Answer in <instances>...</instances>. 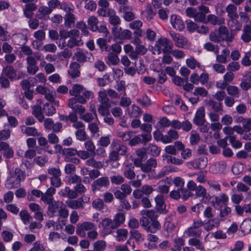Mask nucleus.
<instances>
[{
	"label": "nucleus",
	"mask_w": 251,
	"mask_h": 251,
	"mask_svg": "<svg viewBox=\"0 0 251 251\" xmlns=\"http://www.w3.org/2000/svg\"><path fill=\"white\" fill-rule=\"evenodd\" d=\"M69 93L71 96L77 98L79 103L84 104L86 102V99L92 98L93 94L92 92L86 90L82 85L75 84L72 89L69 90Z\"/></svg>",
	"instance_id": "f257e3e1"
},
{
	"label": "nucleus",
	"mask_w": 251,
	"mask_h": 251,
	"mask_svg": "<svg viewBox=\"0 0 251 251\" xmlns=\"http://www.w3.org/2000/svg\"><path fill=\"white\" fill-rule=\"evenodd\" d=\"M218 36H216V32H212L210 35V40L214 42L226 41L227 42H231L235 35V33H229L228 29L225 26H221L218 30Z\"/></svg>",
	"instance_id": "f03ea898"
},
{
	"label": "nucleus",
	"mask_w": 251,
	"mask_h": 251,
	"mask_svg": "<svg viewBox=\"0 0 251 251\" xmlns=\"http://www.w3.org/2000/svg\"><path fill=\"white\" fill-rule=\"evenodd\" d=\"M59 35L64 39L70 38L68 41V46L71 48L83 44L77 30L74 29L70 31L62 30L59 32Z\"/></svg>",
	"instance_id": "7ed1b4c3"
},
{
	"label": "nucleus",
	"mask_w": 251,
	"mask_h": 251,
	"mask_svg": "<svg viewBox=\"0 0 251 251\" xmlns=\"http://www.w3.org/2000/svg\"><path fill=\"white\" fill-rule=\"evenodd\" d=\"M141 214L143 216V225L144 226H148V230L151 232H155L160 228L159 222L156 220H153L151 225L148 226V220L147 218L152 219L154 216V212L152 210H143L141 211Z\"/></svg>",
	"instance_id": "20e7f679"
},
{
	"label": "nucleus",
	"mask_w": 251,
	"mask_h": 251,
	"mask_svg": "<svg viewBox=\"0 0 251 251\" xmlns=\"http://www.w3.org/2000/svg\"><path fill=\"white\" fill-rule=\"evenodd\" d=\"M25 175L20 169H16L14 174L9 176L5 183V186L8 189H12L18 187L20 181L24 179Z\"/></svg>",
	"instance_id": "39448f33"
},
{
	"label": "nucleus",
	"mask_w": 251,
	"mask_h": 251,
	"mask_svg": "<svg viewBox=\"0 0 251 251\" xmlns=\"http://www.w3.org/2000/svg\"><path fill=\"white\" fill-rule=\"evenodd\" d=\"M173 45L171 42L166 38L158 39L154 46L153 53L160 54L161 51L166 53L170 52L172 49Z\"/></svg>",
	"instance_id": "423d86ee"
},
{
	"label": "nucleus",
	"mask_w": 251,
	"mask_h": 251,
	"mask_svg": "<svg viewBox=\"0 0 251 251\" xmlns=\"http://www.w3.org/2000/svg\"><path fill=\"white\" fill-rule=\"evenodd\" d=\"M94 227V225L93 223L85 222L77 225L76 233L79 236L85 237L86 236L85 231L92 230Z\"/></svg>",
	"instance_id": "0eeeda50"
},
{
	"label": "nucleus",
	"mask_w": 251,
	"mask_h": 251,
	"mask_svg": "<svg viewBox=\"0 0 251 251\" xmlns=\"http://www.w3.org/2000/svg\"><path fill=\"white\" fill-rule=\"evenodd\" d=\"M170 35L175 43V45L178 48H184L187 44V40L184 36L176 33L174 32H171Z\"/></svg>",
	"instance_id": "6e6552de"
},
{
	"label": "nucleus",
	"mask_w": 251,
	"mask_h": 251,
	"mask_svg": "<svg viewBox=\"0 0 251 251\" xmlns=\"http://www.w3.org/2000/svg\"><path fill=\"white\" fill-rule=\"evenodd\" d=\"M100 225L102 227L103 232L105 235L111 233L112 230L116 228L113 222L109 218L104 219Z\"/></svg>",
	"instance_id": "1a4fd4ad"
},
{
	"label": "nucleus",
	"mask_w": 251,
	"mask_h": 251,
	"mask_svg": "<svg viewBox=\"0 0 251 251\" xmlns=\"http://www.w3.org/2000/svg\"><path fill=\"white\" fill-rule=\"evenodd\" d=\"M26 60L27 72L31 75H34L39 70L35 59L31 56H29L27 57Z\"/></svg>",
	"instance_id": "9d476101"
},
{
	"label": "nucleus",
	"mask_w": 251,
	"mask_h": 251,
	"mask_svg": "<svg viewBox=\"0 0 251 251\" xmlns=\"http://www.w3.org/2000/svg\"><path fill=\"white\" fill-rule=\"evenodd\" d=\"M170 22L173 27L179 31L184 28V24L180 17L176 15H172L171 17Z\"/></svg>",
	"instance_id": "9b49d317"
},
{
	"label": "nucleus",
	"mask_w": 251,
	"mask_h": 251,
	"mask_svg": "<svg viewBox=\"0 0 251 251\" xmlns=\"http://www.w3.org/2000/svg\"><path fill=\"white\" fill-rule=\"evenodd\" d=\"M120 10L121 12H123L124 19L127 21H130L134 18V15L132 12L129 11V8L127 7L126 3L125 1H120Z\"/></svg>",
	"instance_id": "f8f14e48"
},
{
	"label": "nucleus",
	"mask_w": 251,
	"mask_h": 251,
	"mask_svg": "<svg viewBox=\"0 0 251 251\" xmlns=\"http://www.w3.org/2000/svg\"><path fill=\"white\" fill-rule=\"evenodd\" d=\"M228 201V197L225 194H222L219 197L215 198V201L213 202L214 207L220 209L225 205H227Z\"/></svg>",
	"instance_id": "ddd939ff"
},
{
	"label": "nucleus",
	"mask_w": 251,
	"mask_h": 251,
	"mask_svg": "<svg viewBox=\"0 0 251 251\" xmlns=\"http://www.w3.org/2000/svg\"><path fill=\"white\" fill-rule=\"evenodd\" d=\"M205 111L203 107H200L196 112L193 120L194 123L197 125H202L205 123Z\"/></svg>",
	"instance_id": "4468645a"
},
{
	"label": "nucleus",
	"mask_w": 251,
	"mask_h": 251,
	"mask_svg": "<svg viewBox=\"0 0 251 251\" xmlns=\"http://www.w3.org/2000/svg\"><path fill=\"white\" fill-rule=\"evenodd\" d=\"M199 11H197L195 20L206 23L205 14L209 12L208 8L204 6H201L199 8Z\"/></svg>",
	"instance_id": "2eb2a0df"
},
{
	"label": "nucleus",
	"mask_w": 251,
	"mask_h": 251,
	"mask_svg": "<svg viewBox=\"0 0 251 251\" xmlns=\"http://www.w3.org/2000/svg\"><path fill=\"white\" fill-rule=\"evenodd\" d=\"M164 136L163 143L164 144L172 143L174 140H176L179 137L177 131L174 129L169 130L167 134Z\"/></svg>",
	"instance_id": "dca6fc26"
},
{
	"label": "nucleus",
	"mask_w": 251,
	"mask_h": 251,
	"mask_svg": "<svg viewBox=\"0 0 251 251\" xmlns=\"http://www.w3.org/2000/svg\"><path fill=\"white\" fill-rule=\"evenodd\" d=\"M63 206V202L62 201H53L49 204L48 206V214L50 217H52L56 213L57 211L58 212V209Z\"/></svg>",
	"instance_id": "f3484780"
},
{
	"label": "nucleus",
	"mask_w": 251,
	"mask_h": 251,
	"mask_svg": "<svg viewBox=\"0 0 251 251\" xmlns=\"http://www.w3.org/2000/svg\"><path fill=\"white\" fill-rule=\"evenodd\" d=\"M0 151L7 158L12 157L14 154L13 151L9 147V145L3 142H0Z\"/></svg>",
	"instance_id": "a211bd4d"
},
{
	"label": "nucleus",
	"mask_w": 251,
	"mask_h": 251,
	"mask_svg": "<svg viewBox=\"0 0 251 251\" xmlns=\"http://www.w3.org/2000/svg\"><path fill=\"white\" fill-rule=\"evenodd\" d=\"M109 184V180L107 177H101L94 181L92 184L93 191L100 190L103 186H106Z\"/></svg>",
	"instance_id": "6ab92c4d"
},
{
	"label": "nucleus",
	"mask_w": 251,
	"mask_h": 251,
	"mask_svg": "<svg viewBox=\"0 0 251 251\" xmlns=\"http://www.w3.org/2000/svg\"><path fill=\"white\" fill-rule=\"evenodd\" d=\"M42 103L41 100H38V104L35 105L33 107V114L39 120V122H42L44 120V113L43 109H42L41 104Z\"/></svg>",
	"instance_id": "aec40b11"
},
{
	"label": "nucleus",
	"mask_w": 251,
	"mask_h": 251,
	"mask_svg": "<svg viewBox=\"0 0 251 251\" xmlns=\"http://www.w3.org/2000/svg\"><path fill=\"white\" fill-rule=\"evenodd\" d=\"M190 192L187 190L182 189L178 191H172L170 194V197L174 199L177 200L180 197L181 194L182 195V198L185 200L190 196Z\"/></svg>",
	"instance_id": "412c9836"
},
{
	"label": "nucleus",
	"mask_w": 251,
	"mask_h": 251,
	"mask_svg": "<svg viewBox=\"0 0 251 251\" xmlns=\"http://www.w3.org/2000/svg\"><path fill=\"white\" fill-rule=\"evenodd\" d=\"M172 182V179L170 177H167L164 180H162L159 183L158 191L163 193H168Z\"/></svg>",
	"instance_id": "4be33fe9"
},
{
	"label": "nucleus",
	"mask_w": 251,
	"mask_h": 251,
	"mask_svg": "<svg viewBox=\"0 0 251 251\" xmlns=\"http://www.w3.org/2000/svg\"><path fill=\"white\" fill-rule=\"evenodd\" d=\"M156 208L161 213H166V206L164 203V199L161 195H158L155 199Z\"/></svg>",
	"instance_id": "5701e85b"
},
{
	"label": "nucleus",
	"mask_w": 251,
	"mask_h": 251,
	"mask_svg": "<svg viewBox=\"0 0 251 251\" xmlns=\"http://www.w3.org/2000/svg\"><path fill=\"white\" fill-rule=\"evenodd\" d=\"M241 38L245 43H249L251 41V26L250 25H247L244 26Z\"/></svg>",
	"instance_id": "b1692460"
},
{
	"label": "nucleus",
	"mask_w": 251,
	"mask_h": 251,
	"mask_svg": "<svg viewBox=\"0 0 251 251\" xmlns=\"http://www.w3.org/2000/svg\"><path fill=\"white\" fill-rule=\"evenodd\" d=\"M236 19H231L228 22V26L231 30V32L239 31L242 28L241 24Z\"/></svg>",
	"instance_id": "393cba45"
},
{
	"label": "nucleus",
	"mask_w": 251,
	"mask_h": 251,
	"mask_svg": "<svg viewBox=\"0 0 251 251\" xmlns=\"http://www.w3.org/2000/svg\"><path fill=\"white\" fill-rule=\"evenodd\" d=\"M21 130L27 136H39L41 135V133L38 132L37 129L34 127H25L23 126L21 127Z\"/></svg>",
	"instance_id": "a878e982"
},
{
	"label": "nucleus",
	"mask_w": 251,
	"mask_h": 251,
	"mask_svg": "<svg viewBox=\"0 0 251 251\" xmlns=\"http://www.w3.org/2000/svg\"><path fill=\"white\" fill-rule=\"evenodd\" d=\"M185 63L187 66L191 69L194 70L198 67L201 70H203L200 65V63L198 62L193 57L191 56L189 58L186 59Z\"/></svg>",
	"instance_id": "bb28decb"
},
{
	"label": "nucleus",
	"mask_w": 251,
	"mask_h": 251,
	"mask_svg": "<svg viewBox=\"0 0 251 251\" xmlns=\"http://www.w3.org/2000/svg\"><path fill=\"white\" fill-rule=\"evenodd\" d=\"M219 219L214 218L209 220L204 225V228L207 231H210L214 227H218L220 225Z\"/></svg>",
	"instance_id": "cd10ccee"
},
{
	"label": "nucleus",
	"mask_w": 251,
	"mask_h": 251,
	"mask_svg": "<svg viewBox=\"0 0 251 251\" xmlns=\"http://www.w3.org/2000/svg\"><path fill=\"white\" fill-rule=\"evenodd\" d=\"M163 157V159L166 160L168 164H173L176 165H180L183 163V160L181 159L176 158L169 155H164Z\"/></svg>",
	"instance_id": "c85d7f7f"
},
{
	"label": "nucleus",
	"mask_w": 251,
	"mask_h": 251,
	"mask_svg": "<svg viewBox=\"0 0 251 251\" xmlns=\"http://www.w3.org/2000/svg\"><path fill=\"white\" fill-rule=\"evenodd\" d=\"M79 66L75 62L71 64L68 73L72 77H76L79 75Z\"/></svg>",
	"instance_id": "c756f323"
},
{
	"label": "nucleus",
	"mask_w": 251,
	"mask_h": 251,
	"mask_svg": "<svg viewBox=\"0 0 251 251\" xmlns=\"http://www.w3.org/2000/svg\"><path fill=\"white\" fill-rule=\"evenodd\" d=\"M105 61L109 66L115 65L119 62L120 59L117 55L113 53H110L105 59Z\"/></svg>",
	"instance_id": "7c9ffc66"
},
{
	"label": "nucleus",
	"mask_w": 251,
	"mask_h": 251,
	"mask_svg": "<svg viewBox=\"0 0 251 251\" xmlns=\"http://www.w3.org/2000/svg\"><path fill=\"white\" fill-rule=\"evenodd\" d=\"M229 54V50L227 49H224L221 54H217L216 60L218 62L226 63Z\"/></svg>",
	"instance_id": "2f4dec72"
},
{
	"label": "nucleus",
	"mask_w": 251,
	"mask_h": 251,
	"mask_svg": "<svg viewBox=\"0 0 251 251\" xmlns=\"http://www.w3.org/2000/svg\"><path fill=\"white\" fill-rule=\"evenodd\" d=\"M128 235V231L126 229L120 228L116 231V238L119 242L125 241Z\"/></svg>",
	"instance_id": "473e14b6"
},
{
	"label": "nucleus",
	"mask_w": 251,
	"mask_h": 251,
	"mask_svg": "<svg viewBox=\"0 0 251 251\" xmlns=\"http://www.w3.org/2000/svg\"><path fill=\"white\" fill-rule=\"evenodd\" d=\"M242 231L244 234H247L251 232V219L245 220L240 226Z\"/></svg>",
	"instance_id": "72a5a7b5"
},
{
	"label": "nucleus",
	"mask_w": 251,
	"mask_h": 251,
	"mask_svg": "<svg viewBox=\"0 0 251 251\" xmlns=\"http://www.w3.org/2000/svg\"><path fill=\"white\" fill-rule=\"evenodd\" d=\"M237 122L242 124L245 131L249 132L251 130V118H243L240 117Z\"/></svg>",
	"instance_id": "f704fd0d"
},
{
	"label": "nucleus",
	"mask_w": 251,
	"mask_h": 251,
	"mask_svg": "<svg viewBox=\"0 0 251 251\" xmlns=\"http://www.w3.org/2000/svg\"><path fill=\"white\" fill-rule=\"evenodd\" d=\"M2 74L11 79L16 78V72L14 69L10 66L4 68L2 70Z\"/></svg>",
	"instance_id": "c9c22d12"
},
{
	"label": "nucleus",
	"mask_w": 251,
	"mask_h": 251,
	"mask_svg": "<svg viewBox=\"0 0 251 251\" xmlns=\"http://www.w3.org/2000/svg\"><path fill=\"white\" fill-rule=\"evenodd\" d=\"M124 50L126 53L128 54L131 59H135L137 58V53L134 50L133 47L130 44L125 45Z\"/></svg>",
	"instance_id": "e433bc0d"
},
{
	"label": "nucleus",
	"mask_w": 251,
	"mask_h": 251,
	"mask_svg": "<svg viewBox=\"0 0 251 251\" xmlns=\"http://www.w3.org/2000/svg\"><path fill=\"white\" fill-rule=\"evenodd\" d=\"M112 33L114 38V40L120 43L121 41V35L123 33V30L122 28L119 26H116L113 28Z\"/></svg>",
	"instance_id": "4c0bfd02"
},
{
	"label": "nucleus",
	"mask_w": 251,
	"mask_h": 251,
	"mask_svg": "<svg viewBox=\"0 0 251 251\" xmlns=\"http://www.w3.org/2000/svg\"><path fill=\"white\" fill-rule=\"evenodd\" d=\"M226 11L230 19L238 18V16L236 12V7L234 5H228L226 8Z\"/></svg>",
	"instance_id": "58836bf2"
},
{
	"label": "nucleus",
	"mask_w": 251,
	"mask_h": 251,
	"mask_svg": "<svg viewBox=\"0 0 251 251\" xmlns=\"http://www.w3.org/2000/svg\"><path fill=\"white\" fill-rule=\"evenodd\" d=\"M125 221V215L121 213H119L117 214L113 220V223L116 227V228L119 226L121 224L124 223Z\"/></svg>",
	"instance_id": "ea45409f"
},
{
	"label": "nucleus",
	"mask_w": 251,
	"mask_h": 251,
	"mask_svg": "<svg viewBox=\"0 0 251 251\" xmlns=\"http://www.w3.org/2000/svg\"><path fill=\"white\" fill-rule=\"evenodd\" d=\"M19 215L22 221L25 225L28 224L32 219L28 212L25 210H21Z\"/></svg>",
	"instance_id": "a19ab883"
},
{
	"label": "nucleus",
	"mask_w": 251,
	"mask_h": 251,
	"mask_svg": "<svg viewBox=\"0 0 251 251\" xmlns=\"http://www.w3.org/2000/svg\"><path fill=\"white\" fill-rule=\"evenodd\" d=\"M98 20L95 16H91L88 20V24L90 27V29L93 31H96L98 29Z\"/></svg>",
	"instance_id": "79ce46f5"
},
{
	"label": "nucleus",
	"mask_w": 251,
	"mask_h": 251,
	"mask_svg": "<svg viewBox=\"0 0 251 251\" xmlns=\"http://www.w3.org/2000/svg\"><path fill=\"white\" fill-rule=\"evenodd\" d=\"M36 8V5L32 2L27 4L24 10V13L25 16L28 18L31 17L32 16V12L34 11Z\"/></svg>",
	"instance_id": "37998d69"
},
{
	"label": "nucleus",
	"mask_w": 251,
	"mask_h": 251,
	"mask_svg": "<svg viewBox=\"0 0 251 251\" xmlns=\"http://www.w3.org/2000/svg\"><path fill=\"white\" fill-rule=\"evenodd\" d=\"M206 22L210 23L214 25H221L224 23V20L222 18L218 19L216 16L214 15L210 14L207 16V21H206Z\"/></svg>",
	"instance_id": "c03bdc74"
},
{
	"label": "nucleus",
	"mask_w": 251,
	"mask_h": 251,
	"mask_svg": "<svg viewBox=\"0 0 251 251\" xmlns=\"http://www.w3.org/2000/svg\"><path fill=\"white\" fill-rule=\"evenodd\" d=\"M185 233L188 236L198 237L201 235V231L200 229H197L193 226H191L185 231Z\"/></svg>",
	"instance_id": "a18cd8bd"
},
{
	"label": "nucleus",
	"mask_w": 251,
	"mask_h": 251,
	"mask_svg": "<svg viewBox=\"0 0 251 251\" xmlns=\"http://www.w3.org/2000/svg\"><path fill=\"white\" fill-rule=\"evenodd\" d=\"M59 194L63 196L68 197L70 198H75L77 196L76 194L73 191H71L68 187H65L64 189H62L59 192Z\"/></svg>",
	"instance_id": "49530a36"
},
{
	"label": "nucleus",
	"mask_w": 251,
	"mask_h": 251,
	"mask_svg": "<svg viewBox=\"0 0 251 251\" xmlns=\"http://www.w3.org/2000/svg\"><path fill=\"white\" fill-rule=\"evenodd\" d=\"M43 111L46 115L51 116L55 113L56 110L52 105L47 103L44 105Z\"/></svg>",
	"instance_id": "de8ad7c7"
},
{
	"label": "nucleus",
	"mask_w": 251,
	"mask_h": 251,
	"mask_svg": "<svg viewBox=\"0 0 251 251\" xmlns=\"http://www.w3.org/2000/svg\"><path fill=\"white\" fill-rule=\"evenodd\" d=\"M133 167L132 165H126L125 167V176L129 179H132L134 177L135 173L133 170Z\"/></svg>",
	"instance_id": "09e8293b"
},
{
	"label": "nucleus",
	"mask_w": 251,
	"mask_h": 251,
	"mask_svg": "<svg viewBox=\"0 0 251 251\" xmlns=\"http://www.w3.org/2000/svg\"><path fill=\"white\" fill-rule=\"evenodd\" d=\"M31 81H33L32 85L34 86L37 82L45 83L47 79L43 73L37 74L34 77L31 78Z\"/></svg>",
	"instance_id": "8fccbe9b"
},
{
	"label": "nucleus",
	"mask_w": 251,
	"mask_h": 251,
	"mask_svg": "<svg viewBox=\"0 0 251 251\" xmlns=\"http://www.w3.org/2000/svg\"><path fill=\"white\" fill-rule=\"evenodd\" d=\"M88 56H91V53L79 50L75 53L74 57L78 61L83 62L85 60L86 57Z\"/></svg>",
	"instance_id": "3c124183"
},
{
	"label": "nucleus",
	"mask_w": 251,
	"mask_h": 251,
	"mask_svg": "<svg viewBox=\"0 0 251 251\" xmlns=\"http://www.w3.org/2000/svg\"><path fill=\"white\" fill-rule=\"evenodd\" d=\"M49 158L47 155L39 156L34 158V161L40 167H43L48 161Z\"/></svg>",
	"instance_id": "603ef678"
},
{
	"label": "nucleus",
	"mask_w": 251,
	"mask_h": 251,
	"mask_svg": "<svg viewBox=\"0 0 251 251\" xmlns=\"http://www.w3.org/2000/svg\"><path fill=\"white\" fill-rule=\"evenodd\" d=\"M65 221H66V220L65 221H62V225H60V224L58 225V224H55L54 221H53L52 220H50L47 222L46 226L48 228H50L51 227H53V228L54 230H58L60 229H62L63 228V226L64 225H65L66 224Z\"/></svg>",
	"instance_id": "864d4df0"
},
{
	"label": "nucleus",
	"mask_w": 251,
	"mask_h": 251,
	"mask_svg": "<svg viewBox=\"0 0 251 251\" xmlns=\"http://www.w3.org/2000/svg\"><path fill=\"white\" fill-rule=\"evenodd\" d=\"M68 205L71 208L77 209L83 206V202L79 200H71L68 202Z\"/></svg>",
	"instance_id": "5fc2aeb1"
},
{
	"label": "nucleus",
	"mask_w": 251,
	"mask_h": 251,
	"mask_svg": "<svg viewBox=\"0 0 251 251\" xmlns=\"http://www.w3.org/2000/svg\"><path fill=\"white\" fill-rule=\"evenodd\" d=\"M188 244L190 245L196 247L197 249L202 251L204 249V246L200 241L195 238L190 239L188 241Z\"/></svg>",
	"instance_id": "6e6d98bb"
},
{
	"label": "nucleus",
	"mask_w": 251,
	"mask_h": 251,
	"mask_svg": "<svg viewBox=\"0 0 251 251\" xmlns=\"http://www.w3.org/2000/svg\"><path fill=\"white\" fill-rule=\"evenodd\" d=\"M111 146L114 147L115 150H116V151H118V153L121 155H124L126 152L127 149L126 147L124 145H121L113 143Z\"/></svg>",
	"instance_id": "4d7b16f0"
},
{
	"label": "nucleus",
	"mask_w": 251,
	"mask_h": 251,
	"mask_svg": "<svg viewBox=\"0 0 251 251\" xmlns=\"http://www.w3.org/2000/svg\"><path fill=\"white\" fill-rule=\"evenodd\" d=\"M147 151L153 156H156L160 154V149L156 146L151 144L148 147Z\"/></svg>",
	"instance_id": "13d9d810"
},
{
	"label": "nucleus",
	"mask_w": 251,
	"mask_h": 251,
	"mask_svg": "<svg viewBox=\"0 0 251 251\" xmlns=\"http://www.w3.org/2000/svg\"><path fill=\"white\" fill-rule=\"evenodd\" d=\"M129 113L132 117H138L141 115L142 111L138 106L133 105L129 110Z\"/></svg>",
	"instance_id": "bf43d9fd"
},
{
	"label": "nucleus",
	"mask_w": 251,
	"mask_h": 251,
	"mask_svg": "<svg viewBox=\"0 0 251 251\" xmlns=\"http://www.w3.org/2000/svg\"><path fill=\"white\" fill-rule=\"evenodd\" d=\"M52 10L47 6H41L39 9V14L38 15L39 18L42 19L46 15L50 14Z\"/></svg>",
	"instance_id": "052dcab7"
},
{
	"label": "nucleus",
	"mask_w": 251,
	"mask_h": 251,
	"mask_svg": "<svg viewBox=\"0 0 251 251\" xmlns=\"http://www.w3.org/2000/svg\"><path fill=\"white\" fill-rule=\"evenodd\" d=\"M106 244L104 241L99 240L94 244V248L97 251H102L105 250Z\"/></svg>",
	"instance_id": "680f3d73"
},
{
	"label": "nucleus",
	"mask_w": 251,
	"mask_h": 251,
	"mask_svg": "<svg viewBox=\"0 0 251 251\" xmlns=\"http://www.w3.org/2000/svg\"><path fill=\"white\" fill-rule=\"evenodd\" d=\"M110 80L109 75L105 74L102 77L97 79V83L100 86H104L110 82Z\"/></svg>",
	"instance_id": "e2e57ef3"
},
{
	"label": "nucleus",
	"mask_w": 251,
	"mask_h": 251,
	"mask_svg": "<svg viewBox=\"0 0 251 251\" xmlns=\"http://www.w3.org/2000/svg\"><path fill=\"white\" fill-rule=\"evenodd\" d=\"M99 100L101 102V104H107L108 99L107 98V94L105 90H103L99 92Z\"/></svg>",
	"instance_id": "0e129e2a"
},
{
	"label": "nucleus",
	"mask_w": 251,
	"mask_h": 251,
	"mask_svg": "<svg viewBox=\"0 0 251 251\" xmlns=\"http://www.w3.org/2000/svg\"><path fill=\"white\" fill-rule=\"evenodd\" d=\"M107 104L100 105L98 108V112L102 116H106L109 114V110Z\"/></svg>",
	"instance_id": "69168bd1"
},
{
	"label": "nucleus",
	"mask_w": 251,
	"mask_h": 251,
	"mask_svg": "<svg viewBox=\"0 0 251 251\" xmlns=\"http://www.w3.org/2000/svg\"><path fill=\"white\" fill-rule=\"evenodd\" d=\"M97 44L102 51L108 50V46L107 45L106 40L102 38L98 39L97 40Z\"/></svg>",
	"instance_id": "338daca9"
},
{
	"label": "nucleus",
	"mask_w": 251,
	"mask_h": 251,
	"mask_svg": "<svg viewBox=\"0 0 251 251\" xmlns=\"http://www.w3.org/2000/svg\"><path fill=\"white\" fill-rule=\"evenodd\" d=\"M228 95L238 97L239 96V89L237 87L234 86H229L226 88Z\"/></svg>",
	"instance_id": "774afa93"
}]
</instances>
